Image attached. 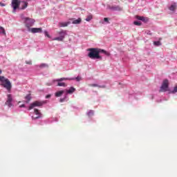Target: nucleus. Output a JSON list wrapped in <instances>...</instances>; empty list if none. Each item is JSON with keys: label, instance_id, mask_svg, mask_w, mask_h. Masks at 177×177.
I'll list each match as a JSON object with an SVG mask.
<instances>
[{"label": "nucleus", "instance_id": "nucleus-37", "mask_svg": "<svg viewBox=\"0 0 177 177\" xmlns=\"http://www.w3.org/2000/svg\"><path fill=\"white\" fill-rule=\"evenodd\" d=\"M64 102V99H60V102Z\"/></svg>", "mask_w": 177, "mask_h": 177}, {"label": "nucleus", "instance_id": "nucleus-22", "mask_svg": "<svg viewBox=\"0 0 177 177\" xmlns=\"http://www.w3.org/2000/svg\"><path fill=\"white\" fill-rule=\"evenodd\" d=\"M153 45H155V46H161V42H160V41H153Z\"/></svg>", "mask_w": 177, "mask_h": 177}, {"label": "nucleus", "instance_id": "nucleus-21", "mask_svg": "<svg viewBox=\"0 0 177 177\" xmlns=\"http://www.w3.org/2000/svg\"><path fill=\"white\" fill-rule=\"evenodd\" d=\"M91 19H93L92 15H88L85 19L86 21H91Z\"/></svg>", "mask_w": 177, "mask_h": 177}, {"label": "nucleus", "instance_id": "nucleus-33", "mask_svg": "<svg viewBox=\"0 0 177 177\" xmlns=\"http://www.w3.org/2000/svg\"><path fill=\"white\" fill-rule=\"evenodd\" d=\"M135 24V26H140V24H140V23H135V24Z\"/></svg>", "mask_w": 177, "mask_h": 177}, {"label": "nucleus", "instance_id": "nucleus-15", "mask_svg": "<svg viewBox=\"0 0 177 177\" xmlns=\"http://www.w3.org/2000/svg\"><path fill=\"white\" fill-rule=\"evenodd\" d=\"M81 21H82V19L81 18H78L77 19L72 18L70 19L68 21H66L65 23H81Z\"/></svg>", "mask_w": 177, "mask_h": 177}, {"label": "nucleus", "instance_id": "nucleus-32", "mask_svg": "<svg viewBox=\"0 0 177 177\" xmlns=\"http://www.w3.org/2000/svg\"><path fill=\"white\" fill-rule=\"evenodd\" d=\"M44 67H46L45 64H41V65H39V68H44Z\"/></svg>", "mask_w": 177, "mask_h": 177}, {"label": "nucleus", "instance_id": "nucleus-34", "mask_svg": "<svg viewBox=\"0 0 177 177\" xmlns=\"http://www.w3.org/2000/svg\"><path fill=\"white\" fill-rule=\"evenodd\" d=\"M46 86H52V83H46Z\"/></svg>", "mask_w": 177, "mask_h": 177}, {"label": "nucleus", "instance_id": "nucleus-17", "mask_svg": "<svg viewBox=\"0 0 177 177\" xmlns=\"http://www.w3.org/2000/svg\"><path fill=\"white\" fill-rule=\"evenodd\" d=\"M64 93V91H59L54 93V96H55L56 97H59L60 96H62V94Z\"/></svg>", "mask_w": 177, "mask_h": 177}, {"label": "nucleus", "instance_id": "nucleus-6", "mask_svg": "<svg viewBox=\"0 0 177 177\" xmlns=\"http://www.w3.org/2000/svg\"><path fill=\"white\" fill-rule=\"evenodd\" d=\"M20 19L24 23H35V21H37L35 19L26 17L24 14L20 15Z\"/></svg>", "mask_w": 177, "mask_h": 177}, {"label": "nucleus", "instance_id": "nucleus-3", "mask_svg": "<svg viewBox=\"0 0 177 177\" xmlns=\"http://www.w3.org/2000/svg\"><path fill=\"white\" fill-rule=\"evenodd\" d=\"M11 8H12V13H16L17 9L20 10V0H12Z\"/></svg>", "mask_w": 177, "mask_h": 177}, {"label": "nucleus", "instance_id": "nucleus-31", "mask_svg": "<svg viewBox=\"0 0 177 177\" xmlns=\"http://www.w3.org/2000/svg\"><path fill=\"white\" fill-rule=\"evenodd\" d=\"M0 6L3 7V6H6V4L2 3V1L0 2Z\"/></svg>", "mask_w": 177, "mask_h": 177}, {"label": "nucleus", "instance_id": "nucleus-10", "mask_svg": "<svg viewBox=\"0 0 177 177\" xmlns=\"http://www.w3.org/2000/svg\"><path fill=\"white\" fill-rule=\"evenodd\" d=\"M12 97L10 95V94L7 95V102H5V105H7L9 107L12 106Z\"/></svg>", "mask_w": 177, "mask_h": 177}, {"label": "nucleus", "instance_id": "nucleus-2", "mask_svg": "<svg viewBox=\"0 0 177 177\" xmlns=\"http://www.w3.org/2000/svg\"><path fill=\"white\" fill-rule=\"evenodd\" d=\"M1 86L7 89L8 91H10V88H12V85H10V82L8 81V79H6L4 77H0Z\"/></svg>", "mask_w": 177, "mask_h": 177}, {"label": "nucleus", "instance_id": "nucleus-13", "mask_svg": "<svg viewBox=\"0 0 177 177\" xmlns=\"http://www.w3.org/2000/svg\"><path fill=\"white\" fill-rule=\"evenodd\" d=\"M177 3L176 2L171 3V6L168 8L169 10L171 12H175L176 10Z\"/></svg>", "mask_w": 177, "mask_h": 177}, {"label": "nucleus", "instance_id": "nucleus-29", "mask_svg": "<svg viewBox=\"0 0 177 177\" xmlns=\"http://www.w3.org/2000/svg\"><path fill=\"white\" fill-rule=\"evenodd\" d=\"M25 64L31 65V61H25Z\"/></svg>", "mask_w": 177, "mask_h": 177}, {"label": "nucleus", "instance_id": "nucleus-40", "mask_svg": "<svg viewBox=\"0 0 177 177\" xmlns=\"http://www.w3.org/2000/svg\"><path fill=\"white\" fill-rule=\"evenodd\" d=\"M38 118H39V116H37V117H35V120H37V119H38Z\"/></svg>", "mask_w": 177, "mask_h": 177}, {"label": "nucleus", "instance_id": "nucleus-16", "mask_svg": "<svg viewBox=\"0 0 177 177\" xmlns=\"http://www.w3.org/2000/svg\"><path fill=\"white\" fill-rule=\"evenodd\" d=\"M75 87H71L70 88H68V90H66V94L71 95L73 93H75Z\"/></svg>", "mask_w": 177, "mask_h": 177}, {"label": "nucleus", "instance_id": "nucleus-11", "mask_svg": "<svg viewBox=\"0 0 177 177\" xmlns=\"http://www.w3.org/2000/svg\"><path fill=\"white\" fill-rule=\"evenodd\" d=\"M28 6V3L25 1H20L19 10H24Z\"/></svg>", "mask_w": 177, "mask_h": 177}, {"label": "nucleus", "instance_id": "nucleus-39", "mask_svg": "<svg viewBox=\"0 0 177 177\" xmlns=\"http://www.w3.org/2000/svg\"><path fill=\"white\" fill-rule=\"evenodd\" d=\"M133 23H139L138 21H134Z\"/></svg>", "mask_w": 177, "mask_h": 177}, {"label": "nucleus", "instance_id": "nucleus-19", "mask_svg": "<svg viewBox=\"0 0 177 177\" xmlns=\"http://www.w3.org/2000/svg\"><path fill=\"white\" fill-rule=\"evenodd\" d=\"M25 100H28L25 101V103H29V101L31 100V95H25Z\"/></svg>", "mask_w": 177, "mask_h": 177}, {"label": "nucleus", "instance_id": "nucleus-1", "mask_svg": "<svg viewBox=\"0 0 177 177\" xmlns=\"http://www.w3.org/2000/svg\"><path fill=\"white\" fill-rule=\"evenodd\" d=\"M87 51H89V53L87 54V57L91 59H100L101 60V56H99L100 53L104 54V55L109 57V53L99 48H88Z\"/></svg>", "mask_w": 177, "mask_h": 177}, {"label": "nucleus", "instance_id": "nucleus-23", "mask_svg": "<svg viewBox=\"0 0 177 177\" xmlns=\"http://www.w3.org/2000/svg\"><path fill=\"white\" fill-rule=\"evenodd\" d=\"M33 113H35V115H40L39 111L36 109H33Z\"/></svg>", "mask_w": 177, "mask_h": 177}, {"label": "nucleus", "instance_id": "nucleus-25", "mask_svg": "<svg viewBox=\"0 0 177 177\" xmlns=\"http://www.w3.org/2000/svg\"><path fill=\"white\" fill-rule=\"evenodd\" d=\"M44 35H45L46 37L50 38V35L48 34V31H44Z\"/></svg>", "mask_w": 177, "mask_h": 177}, {"label": "nucleus", "instance_id": "nucleus-14", "mask_svg": "<svg viewBox=\"0 0 177 177\" xmlns=\"http://www.w3.org/2000/svg\"><path fill=\"white\" fill-rule=\"evenodd\" d=\"M66 80H73V79H69L68 77H62L59 79H56V80H52V83L60 82L66 81Z\"/></svg>", "mask_w": 177, "mask_h": 177}, {"label": "nucleus", "instance_id": "nucleus-12", "mask_svg": "<svg viewBox=\"0 0 177 177\" xmlns=\"http://www.w3.org/2000/svg\"><path fill=\"white\" fill-rule=\"evenodd\" d=\"M112 12H121L122 8L120 6H114L109 8Z\"/></svg>", "mask_w": 177, "mask_h": 177}, {"label": "nucleus", "instance_id": "nucleus-30", "mask_svg": "<svg viewBox=\"0 0 177 177\" xmlns=\"http://www.w3.org/2000/svg\"><path fill=\"white\" fill-rule=\"evenodd\" d=\"M104 21H105V23H109V18L107 17L104 18Z\"/></svg>", "mask_w": 177, "mask_h": 177}, {"label": "nucleus", "instance_id": "nucleus-26", "mask_svg": "<svg viewBox=\"0 0 177 177\" xmlns=\"http://www.w3.org/2000/svg\"><path fill=\"white\" fill-rule=\"evenodd\" d=\"M0 31L1 34L6 35V32H4V28L0 26Z\"/></svg>", "mask_w": 177, "mask_h": 177}, {"label": "nucleus", "instance_id": "nucleus-36", "mask_svg": "<svg viewBox=\"0 0 177 177\" xmlns=\"http://www.w3.org/2000/svg\"><path fill=\"white\" fill-rule=\"evenodd\" d=\"M24 107H25V104H21V105L19 106V108H24Z\"/></svg>", "mask_w": 177, "mask_h": 177}, {"label": "nucleus", "instance_id": "nucleus-8", "mask_svg": "<svg viewBox=\"0 0 177 177\" xmlns=\"http://www.w3.org/2000/svg\"><path fill=\"white\" fill-rule=\"evenodd\" d=\"M167 80H163V83L161 84V87L159 88V92L163 93L167 91Z\"/></svg>", "mask_w": 177, "mask_h": 177}, {"label": "nucleus", "instance_id": "nucleus-27", "mask_svg": "<svg viewBox=\"0 0 177 177\" xmlns=\"http://www.w3.org/2000/svg\"><path fill=\"white\" fill-rule=\"evenodd\" d=\"M177 93V86L174 87V90L171 91V93Z\"/></svg>", "mask_w": 177, "mask_h": 177}, {"label": "nucleus", "instance_id": "nucleus-5", "mask_svg": "<svg viewBox=\"0 0 177 177\" xmlns=\"http://www.w3.org/2000/svg\"><path fill=\"white\" fill-rule=\"evenodd\" d=\"M31 24H25V27L28 28V31L29 32H32L33 34L35 33H41V28H29Z\"/></svg>", "mask_w": 177, "mask_h": 177}, {"label": "nucleus", "instance_id": "nucleus-24", "mask_svg": "<svg viewBox=\"0 0 177 177\" xmlns=\"http://www.w3.org/2000/svg\"><path fill=\"white\" fill-rule=\"evenodd\" d=\"M70 80H77V82L81 81V77H77L75 78H70Z\"/></svg>", "mask_w": 177, "mask_h": 177}, {"label": "nucleus", "instance_id": "nucleus-7", "mask_svg": "<svg viewBox=\"0 0 177 177\" xmlns=\"http://www.w3.org/2000/svg\"><path fill=\"white\" fill-rule=\"evenodd\" d=\"M42 105H44V102H39V101H35V102H33L32 104H29L28 109L31 110V109H33V108L40 107Z\"/></svg>", "mask_w": 177, "mask_h": 177}, {"label": "nucleus", "instance_id": "nucleus-4", "mask_svg": "<svg viewBox=\"0 0 177 177\" xmlns=\"http://www.w3.org/2000/svg\"><path fill=\"white\" fill-rule=\"evenodd\" d=\"M58 35H60V36L58 37H54V39H52V41H64V37L66 36V31H64V30L58 31Z\"/></svg>", "mask_w": 177, "mask_h": 177}, {"label": "nucleus", "instance_id": "nucleus-38", "mask_svg": "<svg viewBox=\"0 0 177 177\" xmlns=\"http://www.w3.org/2000/svg\"><path fill=\"white\" fill-rule=\"evenodd\" d=\"M2 73V71H0V74ZM0 77H4V76H0Z\"/></svg>", "mask_w": 177, "mask_h": 177}, {"label": "nucleus", "instance_id": "nucleus-9", "mask_svg": "<svg viewBox=\"0 0 177 177\" xmlns=\"http://www.w3.org/2000/svg\"><path fill=\"white\" fill-rule=\"evenodd\" d=\"M135 17L137 20H139V21H142V23H149V17H141L139 15H136Z\"/></svg>", "mask_w": 177, "mask_h": 177}, {"label": "nucleus", "instance_id": "nucleus-35", "mask_svg": "<svg viewBox=\"0 0 177 177\" xmlns=\"http://www.w3.org/2000/svg\"><path fill=\"white\" fill-rule=\"evenodd\" d=\"M50 95H46V99H50Z\"/></svg>", "mask_w": 177, "mask_h": 177}, {"label": "nucleus", "instance_id": "nucleus-20", "mask_svg": "<svg viewBox=\"0 0 177 177\" xmlns=\"http://www.w3.org/2000/svg\"><path fill=\"white\" fill-rule=\"evenodd\" d=\"M57 86H62V87H66V84H64V82H58Z\"/></svg>", "mask_w": 177, "mask_h": 177}, {"label": "nucleus", "instance_id": "nucleus-28", "mask_svg": "<svg viewBox=\"0 0 177 177\" xmlns=\"http://www.w3.org/2000/svg\"><path fill=\"white\" fill-rule=\"evenodd\" d=\"M68 24H60V27H66Z\"/></svg>", "mask_w": 177, "mask_h": 177}, {"label": "nucleus", "instance_id": "nucleus-18", "mask_svg": "<svg viewBox=\"0 0 177 177\" xmlns=\"http://www.w3.org/2000/svg\"><path fill=\"white\" fill-rule=\"evenodd\" d=\"M89 86H91V87H97V88H105V86H99V85H97L95 84H89Z\"/></svg>", "mask_w": 177, "mask_h": 177}]
</instances>
